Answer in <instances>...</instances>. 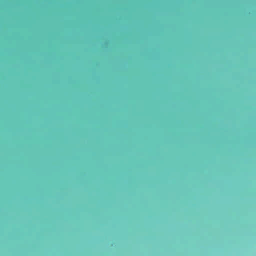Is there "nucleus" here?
<instances>
[{
	"label": "nucleus",
	"mask_w": 256,
	"mask_h": 256,
	"mask_svg": "<svg viewBox=\"0 0 256 256\" xmlns=\"http://www.w3.org/2000/svg\"><path fill=\"white\" fill-rule=\"evenodd\" d=\"M28 66H30V64H28Z\"/></svg>",
	"instance_id": "1"
}]
</instances>
